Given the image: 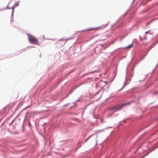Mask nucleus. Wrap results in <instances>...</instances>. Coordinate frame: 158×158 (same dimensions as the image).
<instances>
[{
    "label": "nucleus",
    "mask_w": 158,
    "mask_h": 158,
    "mask_svg": "<svg viewBox=\"0 0 158 158\" xmlns=\"http://www.w3.org/2000/svg\"><path fill=\"white\" fill-rule=\"evenodd\" d=\"M29 41L31 43L34 44L39 45V43L36 39L31 35H28Z\"/></svg>",
    "instance_id": "nucleus-1"
},
{
    "label": "nucleus",
    "mask_w": 158,
    "mask_h": 158,
    "mask_svg": "<svg viewBox=\"0 0 158 158\" xmlns=\"http://www.w3.org/2000/svg\"><path fill=\"white\" fill-rule=\"evenodd\" d=\"M130 102L126 103H125L121 104V105H118L114 106L112 109V110L114 112L120 109H121L122 107H123L124 106L130 104Z\"/></svg>",
    "instance_id": "nucleus-2"
},
{
    "label": "nucleus",
    "mask_w": 158,
    "mask_h": 158,
    "mask_svg": "<svg viewBox=\"0 0 158 158\" xmlns=\"http://www.w3.org/2000/svg\"><path fill=\"white\" fill-rule=\"evenodd\" d=\"M108 25V23H107L106 24H103V25L100 26H99L97 28L89 29H88V31H90V30H99V29H104V28L106 27Z\"/></svg>",
    "instance_id": "nucleus-3"
},
{
    "label": "nucleus",
    "mask_w": 158,
    "mask_h": 158,
    "mask_svg": "<svg viewBox=\"0 0 158 158\" xmlns=\"http://www.w3.org/2000/svg\"><path fill=\"white\" fill-rule=\"evenodd\" d=\"M132 46H133V44H131L130 45H129L128 46L125 47V48L129 49L130 48H131V47Z\"/></svg>",
    "instance_id": "nucleus-4"
},
{
    "label": "nucleus",
    "mask_w": 158,
    "mask_h": 158,
    "mask_svg": "<svg viewBox=\"0 0 158 158\" xmlns=\"http://www.w3.org/2000/svg\"><path fill=\"white\" fill-rule=\"evenodd\" d=\"M149 31H147V32H145V33L146 34H148V33H149Z\"/></svg>",
    "instance_id": "nucleus-5"
},
{
    "label": "nucleus",
    "mask_w": 158,
    "mask_h": 158,
    "mask_svg": "<svg viewBox=\"0 0 158 158\" xmlns=\"http://www.w3.org/2000/svg\"><path fill=\"white\" fill-rule=\"evenodd\" d=\"M91 136H90V137L87 138V139H86V141L88 139H89Z\"/></svg>",
    "instance_id": "nucleus-6"
}]
</instances>
